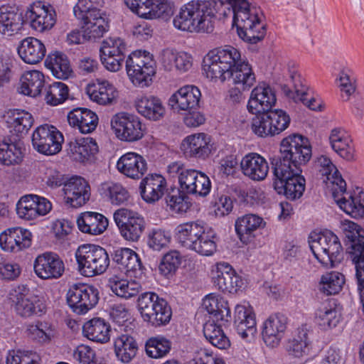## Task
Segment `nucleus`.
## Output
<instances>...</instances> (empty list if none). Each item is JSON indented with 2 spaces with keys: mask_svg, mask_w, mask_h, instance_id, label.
<instances>
[{
  "mask_svg": "<svg viewBox=\"0 0 364 364\" xmlns=\"http://www.w3.org/2000/svg\"><path fill=\"white\" fill-rule=\"evenodd\" d=\"M311 154L308 138L293 134L282 139L279 154L270 159L274 175L273 186L279 195H283L290 200L303 196L306 179L301 175V166L310 160Z\"/></svg>",
  "mask_w": 364,
  "mask_h": 364,
  "instance_id": "obj_1",
  "label": "nucleus"
},
{
  "mask_svg": "<svg viewBox=\"0 0 364 364\" xmlns=\"http://www.w3.org/2000/svg\"><path fill=\"white\" fill-rule=\"evenodd\" d=\"M228 0L191 1L183 5L173 20L176 28L188 32L210 33L215 13L226 16Z\"/></svg>",
  "mask_w": 364,
  "mask_h": 364,
  "instance_id": "obj_2",
  "label": "nucleus"
},
{
  "mask_svg": "<svg viewBox=\"0 0 364 364\" xmlns=\"http://www.w3.org/2000/svg\"><path fill=\"white\" fill-rule=\"evenodd\" d=\"M233 13L231 31L249 44H257L266 36V24L260 7L251 6L247 0H229V11Z\"/></svg>",
  "mask_w": 364,
  "mask_h": 364,
  "instance_id": "obj_3",
  "label": "nucleus"
},
{
  "mask_svg": "<svg viewBox=\"0 0 364 364\" xmlns=\"http://www.w3.org/2000/svg\"><path fill=\"white\" fill-rule=\"evenodd\" d=\"M317 164L320 166L319 172L322 175L326 176L328 179H330L331 176L334 179L332 196L339 208L352 218H364V191L357 188V193L355 192L353 194L347 193L348 198L346 196L340 197L346 193V183L342 178L335 165L326 156L318 157Z\"/></svg>",
  "mask_w": 364,
  "mask_h": 364,
  "instance_id": "obj_4",
  "label": "nucleus"
},
{
  "mask_svg": "<svg viewBox=\"0 0 364 364\" xmlns=\"http://www.w3.org/2000/svg\"><path fill=\"white\" fill-rule=\"evenodd\" d=\"M309 242L314 256L323 266L334 267L343 258L340 240L331 230L311 233Z\"/></svg>",
  "mask_w": 364,
  "mask_h": 364,
  "instance_id": "obj_5",
  "label": "nucleus"
},
{
  "mask_svg": "<svg viewBox=\"0 0 364 364\" xmlns=\"http://www.w3.org/2000/svg\"><path fill=\"white\" fill-rule=\"evenodd\" d=\"M137 309L143 321L155 328L166 326L172 316L168 301L154 291H146L139 296Z\"/></svg>",
  "mask_w": 364,
  "mask_h": 364,
  "instance_id": "obj_6",
  "label": "nucleus"
},
{
  "mask_svg": "<svg viewBox=\"0 0 364 364\" xmlns=\"http://www.w3.org/2000/svg\"><path fill=\"white\" fill-rule=\"evenodd\" d=\"M75 257L77 269L85 277H92L106 272L110 264L107 250L93 244H83L77 249Z\"/></svg>",
  "mask_w": 364,
  "mask_h": 364,
  "instance_id": "obj_7",
  "label": "nucleus"
},
{
  "mask_svg": "<svg viewBox=\"0 0 364 364\" xmlns=\"http://www.w3.org/2000/svg\"><path fill=\"white\" fill-rule=\"evenodd\" d=\"M290 124V117L282 109H272L263 112L253 119V132L261 137L274 136L285 130Z\"/></svg>",
  "mask_w": 364,
  "mask_h": 364,
  "instance_id": "obj_8",
  "label": "nucleus"
},
{
  "mask_svg": "<svg viewBox=\"0 0 364 364\" xmlns=\"http://www.w3.org/2000/svg\"><path fill=\"white\" fill-rule=\"evenodd\" d=\"M110 123L112 129L121 141L134 142L144 135L141 120L136 114L120 112L112 116Z\"/></svg>",
  "mask_w": 364,
  "mask_h": 364,
  "instance_id": "obj_9",
  "label": "nucleus"
},
{
  "mask_svg": "<svg viewBox=\"0 0 364 364\" xmlns=\"http://www.w3.org/2000/svg\"><path fill=\"white\" fill-rule=\"evenodd\" d=\"M154 61L149 55L135 51L126 60V70L132 82L137 86L146 87L155 73Z\"/></svg>",
  "mask_w": 364,
  "mask_h": 364,
  "instance_id": "obj_10",
  "label": "nucleus"
},
{
  "mask_svg": "<svg viewBox=\"0 0 364 364\" xmlns=\"http://www.w3.org/2000/svg\"><path fill=\"white\" fill-rule=\"evenodd\" d=\"M67 302L73 312L82 315L94 308L99 301V291L92 285L78 283L72 285L67 292Z\"/></svg>",
  "mask_w": 364,
  "mask_h": 364,
  "instance_id": "obj_11",
  "label": "nucleus"
},
{
  "mask_svg": "<svg viewBox=\"0 0 364 364\" xmlns=\"http://www.w3.org/2000/svg\"><path fill=\"white\" fill-rule=\"evenodd\" d=\"M63 141L62 133L55 127L48 124L38 126L32 134L34 149L47 156L58 154L62 149Z\"/></svg>",
  "mask_w": 364,
  "mask_h": 364,
  "instance_id": "obj_12",
  "label": "nucleus"
},
{
  "mask_svg": "<svg viewBox=\"0 0 364 364\" xmlns=\"http://www.w3.org/2000/svg\"><path fill=\"white\" fill-rule=\"evenodd\" d=\"M113 218L124 239L131 242L139 240L146 225L141 215L127 208H119L114 213Z\"/></svg>",
  "mask_w": 364,
  "mask_h": 364,
  "instance_id": "obj_13",
  "label": "nucleus"
},
{
  "mask_svg": "<svg viewBox=\"0 0 364 364\" xmlns=\"http://www.w3.org/2000/svg\"><path fill=\"white\" fill-rule=\"evenodd\" d=\"M229 156V200L239 205H252V192L248 191V185L240 170L234 169L238 161Z\"/></svg>",
  "mask_w": 364,
  "mask_h": 364,
  "instance_id": "obj_14",
  "label": "nucleus"
},
{
  "mask_svg": "<svg viewBox=\"0 0 364 364\" xmlns=\"http://www.w3.org/2000/svg\"><path fill=\"white\" fill-rule=\"evenodd\" d=\"M256 316L249 302L237 304L233 315V326L244 340L251 342L257 333Z\"/></svg>",
  "mask_w": 364,
  "mask_h": 364,
  "instance_id": "obj_15",
  "label": "nucleus"
},
{
  "mask_svg": "<svg viewBox=\"0 0 364 364\" xmlns=\"http://www.w3.org/2000/svg\"><path fill=\"white\" fill-rule=\"evenodd\" d=\"M203 72L212 81L224 82L228 72V48H218L210 50L203 58Z\"/></svg>",
  "mask_w": 364,
  "mask_h": 364,
  "instance_id": "obj_16",
  "label": "nucleus"
},
{
  "mask_svg": "<svg viewBox=\"0 0 364 364\" xmlns=\"http://www.w3.org/2000/svg\"><path fill=\"white\" fill-rule=\"evenodd\" d=\"M26 16L31 28L39 33L50 31L56 23L55 9L42 1L34 2L31 5Z\"/></svg>",
  "mask_w": 364,
  "mask_h": 364,
  "instance_id": "obj_17",
  "label": "nucleus"
},
{
  "mask_svg": "<svg viewBox=\"0 0 364 364\" xmlns=\"http://www.w3.org/2000/svg\"><path fill=\"white\" fill-rule=\"evenodd\" d=\"M33 269L35 274L40 279H57L63 275L65 264L57 253L46 252L36 257Z\"/></svg>",
  "mask_w": 364,
  "mask_h": 364,
  "instance_id": "obj_18",
  "label": "nucleus"
},
{
  "mask_svg": "<svg viewBox=\"0 0 364 364\" xmlns=\"http://www.w3.org/2000/svg\"><path fill=\"white\" fill-rule=\"evenodd\" d=\"M50 202L37 195L29 194L22 196L16 203L18 216L26 220H32L39 216L46 215L51 210Z\"/></svg>",
  "mask_w": 364,
  "mask_h": 364,
  "instance_id": "obj_19",
  "label": "nucleus"
},
{
  "mask_svg": "<svg viewBox=\"0 0 364 364\" xmlns=\"http://www.w3.org/2000/svg\"><path fill=\"white\" fill-rule=\"evenodd\" d=\"M179 188L183 194L205 197L210 192L211 182L204 173L189 168L182 173Z\"/></svg>",
  "mask_w": 364,
  "mask_h": 364,
  "instance_id": "obj_20",
  "label": "nucleus"
},
{
  "mask_svg": "<svg viewBox=\"0 0 364 364\" xmlns=\"http://www.w3.org/2000/svg\"><path fill=\"white\" fill-rule=\"evenodd\" d=\"M276 102L274 90L269 85L262 82L252 90L247 109L250 113L257 116L269 111Z\"/></svg>",
  "mask_w": 364,
  "mask_h": 364,
  "instance_id": "obj_21",
  "label": "nucleus"
},
{
  "mask_svg": "<svg viewBox=\"0 0 364 364\" xmlns=\"http://www.w3.org/2000/svg\"><path fill=\"white\" fill-rule=\"evenodd\" d=\"M229 81L244 80V84L255 82V75L245 55L240 50L229 46Z\"/></svg>",
  "mask_w": 364,
  "mask_h": 364,
  "instance_id": "obj_22",
  "label": "nucleus"
},
{
  "mask_svg": "<svg viewBox=\"0 0 364 364\" xmlns=\"http://www.w3.org/2000/svg\"><path fill=\"white\" fill-rule=\"evenodd\" d=\"M65 200L73 208L81 207L90 198V186L80 176L72 177L63 186Z\"/></svg>",
  "mask_w": 364,
  "mask_h": 364,
  "instance_id": "obj_23",
  "label": "nucleus"
},
{
  "mask_svg": "<svg viewBox=\"0 0 364 364\" xmlns=\"http://www.w3.org/2000/svg\"><path fill=\"white\" fill-rule=\"evenodd\" d=\"M287 323L288 318L281 313L271 315L264 321L262 336L267 346L273 348L279 345L284 336Z\"/></svg>",
  "mask_w": 364,
  "mask_h": 364,
  "instance_id": "obj_24",
  "label": "nucleus"
},
{
  "mask_svg": "<svg viewBox=\"0 0 364 364\" xmlns=\"http://www.w3.org/2000/svg\"><path fill=\"white\" fill-rule=\"evenodd\" d=\"M211 138L205 133H196L185 137L181 150L186 158L205 159L211 152Z\"/></svg>",
  "mask_w": 364,
  "mask_h": 364,
  "instance_id": "obj_25",
  "label": "nucleus"
},
{
  "mask_svg": "<svg viewBox=\"0 0 364 364\" xmlns=\"http://www.w3.org/2000/svg\"><path fill=\"white\" fill-rule=\"evenodd\" d=\"M265 225L262 218L254 214H246L236 220L235 230L240 242L244 245H250L254 242L258 232Z\"/></svg>",
  "mask_w": 364,
  "mask_h": 364,
  "instance_id": "obj_26",
  "label": "nucleus"
},
{
  "mask_svg": "<svg viewBox=\"0 0 364 364\" xmlns=\"http://www.w3.org/2000/svg\"><path fill=\"white\" fill-rule=\"evenodd\" d=\"M117 171L132 179L141 178L147 171V163L142 156L135 152H127L117 161Z\"/></svg>",
  "mask_w": 364,
  "mask_h": 364,
  "instance_id": "obj_27",
  "label": "nucleus"
},
{
  "mask_svg": "<svg viewBox=\"0 0 364 364\" xmlns=\"http://www.w3.org/2000/svg\"><path fill=\"white\" fill-rule=\"evenodd\" d=\"M341 311L336 299H327L316 310V322L323 330L335 328L342 319Z\"/></svg>",
  "mask_w": 364,
  "mask_h": 364,
  "instance_id": "obj_28",
  "label": "nucleus"
},
{
  "mask_svg": "<svg viewBox=\"0 0 364 364\" xmlns=\"http://www.w3.org/2000/svg\"><path fill=\"white\" fill-rule=\"evenodd\" d=\"M201 97L200 90L195 85H186L173 93L168 100V105L178 110H191L198 107Z\"/></svg>",
  "mask_w": 364,
  "mask_h": 364,
  "instance_id": "obj_29",
  "label": "nucleus"
},
{
  "mask_svg": "<svg viewBox=\"0 0 364 364\" xmlns=\"http://www.w3.org/2000/svg\"><path fill=\"white\" fill-rule=\"evenodd\" d=\"M241 173L243 176L249 177L253 181H262L268 173L269 166L266 159L256 153L248 154L240 162Z\"/></svg>",
  "mask_w": 364,
  "mask_h": 364,
  "instance_id": "obj_30",
  "label": "nucleus"
},
{
  "mask_svg": "<svg viewBox=\"0 0 364 364\" xmlns=\"http://www.w3.org/2000/svg\"><path fill=\"white\" fill-rule=\"evenodd\" d=\"M13 302L15 310L22 317L41 316L45 313L46 305L37 296L15 290Z\"/></svg>",
  "mask_w": 364,
  "mask_h": 364,
  "instance_id": "obj_31",
  "label": "nucleus"
},
{
  "mask_svg": "<svg viewBox=\"0 0 364 364\" xmlns=\"http://www.w3.org/2000/svg\"><path fill=\"white\" fill-rule=\"evenodd\" d=\"M112 262L126 274L132 273L136 277L138 272L141 273L142 263L139 255L127 247H119L112 252Z\"/></svg>",
  "mask_w": 364,
  "mask_h": 364,
  "instance_id": "obj_32",
  "label": "nucleus"
},
{
  "mask_svg": "<svg viewBox=\"0 0 364 364\" xmlns=\"http://www.w3.org/2000/svg\"><path fill=\"white\" fill-rule=\"evenodd\" d=\"M23 20L16 7L3 5L0 7V33L7 37L13 36L23 28Z\"/></svg>",
  "mask_w": 364,
  "mask_h": 364,
  "instance_id": "obj_33",
  "label": "nucleus"
},
{
  "mask_svg": "<svg viewBox=\"0 0 364 364\" xmlns=\"http://www.w3.org/2000/svg\"><path fill=\"white\" fill-rule=\"evenodd\" d=\"M134 106L137 112L150 121H159L165 114L161 100L152 95H141L136 98Z\"/></svg>",
  "mask_w": 364,
  "mask_h": 364,
  "instance_id": "obj_34",
  "label": "nucleus"
},
{
  "mask_svg": "<svg viewBox=\"0 0 364 364\" xmlns=\"http://www.w3.org/2000/svg\"><path fill=\"white\" fill-rule=\"evenodd\" d=\"M87 94L93 102L101 105H107L116 100L118 92L108 80L97 79L95 82L88 85Z\"/></svg>",
  "mask_w": 364,
  "mask_h": 364,
  "instance_id": "obj_35",
  "label": "nucleus"
},
{
  "mask_svg": "<svg viewBox=\"0 0 364 364\" xmlns=\"http://www.w3.org/2000/svg\"><path fill=\"white\" fill-rule=\"evenodd\" d=\"M140 193L144 200L154 203L159 200L166 190V181L160 174L149 175L140 183Z\"/></svg>",
  "mask_w": 364,
  "mask_h": 364,
  "instance_id": "obj_36",
  "label": "nucleus"
},
{
  "mask_svg": "<svg viewBox=\"0 0 364 364\" xmlns=\"http://www.w3.org/2000/svg\"><path fill=\"white\" fill-rule=\"evenodd\" d=\"M69 124L77 129L82 134L92 132L98 124V117L95 112L87 108H76L68 114Z\"/></svg>",
  "mask_w": 364,
  "mask_h": 364,
  "instance_id": "obj_37",
  "label": "nucleus"
},
{
  "mask_svg": "<svg viewBox=\"0 0 364 364\" xmlns=\"http://www.w3.org/2000/svg\"><path fill=\"white\" fill-rule=\"evenodd\" d=\"M20 58L28 64H36L46 55V48L43 42L33 37L23 39L17 48Z\"/></svg>",
  "mask_w": 364,
  "mask_h": 364,
  "instance_id": "obj_38",
  "label": "nucleus"
},
{
  "mask_svg": "<svg viewBox=\"0 0 364 364\" xmlns=\"http://www.w3.org/2000/svg\"><path fill=\"white\" fill-rule=\"evenodd\" d=\"M111 326L101 318H94L85 322L82 326V333L91 341L97 343H107L110 340Z\"/></svg>",
  "mask_w": 364,
  "mask_h": 364,
  "instance_id": "obj_39",
  "label": "nucleus"
},
{
  "mask_svg": "<svg viewBox=\"0 0 364 364\" xmlns=\"http://www.w3.org/2000/svg\"><path fill=\"white\" fill-rule=\"evenodd\" d=\"M77 224L81 232L98 235L107 229L108 220L101 213L85 212L77 218Z\"/></svg>",
  "mask_w": 364,
  "mask_h": 364,
  "instance_id": "obj_40",
  "label": "nucleus"
},
{
  "mask_svg": "<svg viewBox=\"0 0 364 364\" xmlns=\"http://www.w3.org/2000/svg\"><path fill=\"white\" fill-rule=\"evenodd\" d=\"M67 151L73 160L84 162L98 151V146L92 138L82 137L70 141Z\"/></svg>",
  "mask_w": 364,
  "mask_h": 364,
  "instance_id": "obj_41",
  "label": "nucleus"
},
{
  "mask_svg": "<svg viewBox=\"0 0 364 364\" xmlns=\"http://www.w3.org/2000/svg\"><path fill=\"white\" fill-rule=\"evenodd\" d=\"M309 333V330L306 324L297 328L296 334L287 345V350L290 355L299 358L309 355L311 348Z\"/></svg>",
  "mask_w": 364,
  "mask_h": 364,
  "instance_id": "obj_42",
  "label": "nucleus"
},
{
  "mask_svg": "<svg viewBox=\"0 0 364 364\" xmlns=\"http://www.w3.org/2000/svg\"><path fill=\"white\" fill-rule=\"evenodd\" d=\"M45 85V77L42 72L37 70L26 71L21 78L19 92L32 97L41 93Z\"/></svg>",
  "mask_w": 364,
  "mask_h": 364,
  "instance_id": "obj_43",
  "label": "nucleus"
},
{
  "mask_svg": "<svg viewBox=\"0 0 364 364\" xmlns=\"http://www.w3.org/2000/svg\"><path fill=\"white\" fill-rule=\"evenodd\" d=\"M329 141L333 151L341 157L352 161L355 159V149L351 139L346 136L343 130L339 128L332 129Z\"/></svg>",
  "mask_w": 364,
  "mask_h": 364,
  "instance_id": "obj_44",
  "label": "nucleus"
},
{
  "mask_svg": "<svg viewBox=\"0 0 364 364\" xmlns=\"http://www.w3.org/2000/svg\"><path fill=\"white\" fill-rule=\"evenodd\" d=\"M205 225L198 220L178 225L176 229L177 241L185 248L191 250Z\"/></svg>",
  "mask_w": 364,
  "mask_h": 364,
  "instance_id": "obj_45",
  "label": "nucleus"
},
{
  "mask_svg": "<svg viewBox=\"0 0 364 364\" xmlns=\"http://www.w3.org/2000/svg\"><path fill=\"white\" fill-rule=\"evenodd\" d=\"M91 15V18L80 20L84 29V36L88 40H95L102 37L108 31L109 23L106 15L100 12Z\"/></svg>",
  "mask_w": 364,
  "mask_h": 364,
  "instance_id": "obj_46",
  "label": "nucleus"
},
{
  "mask_svg": "<svg viewBox=\"0 0 364 364\" xmlns=\"http://www.w3.org/2000/svg\"><path fill=\"white\" fill-rule=\"evenodd\" d=\"M114 352L119 360L129 363L136 356L138 344L135 338L129 334H121L114 341Z\"/></svg>",
  "mask_w": 364,
  "mask_h": 364,
  "instance_id": "obj_47",
  "label": "nucleus"
},
{
  "mask_svg": "<svg viewBox=\"0 0 364 364\" xmlns=\"http://www.w3.org/2000/svg\"><path fill=\"white\" fill-rule=\"evenodd\" d=\"M33 117L31 113L23 109H11L8 112L7 123L10 132L17 136L26 134L33 124Z\"/></svg>",
  "mask_w": 364,
  "mask_h": 364,
  "instance_id": "obj_48",
  "label": "nucleus"
},
{
  "mask_svg": "<svg viewBox=\"0 0 364 364\" xmlns=\"http://www.w3.org/2000/svg\"><path fill=\"white\" fill-rule=\"evenodd\" d=\"M45 65L58 79L67 80L73 74L69 60L61 53L49 54L45 60Z\"/></svg>",
  "mask_w": 364,
  "mask_h": 364,
  "instance_id": "obj_49",
  "label": "nucleus"
},
{
  "mask_svg": "<svg viewBox=\"0 0 364 364\" xmlns=\"http://www.w3.org/2000/svg\"><path fill=\"white\" fill-rule=\"evenodd\" d=\"M215 239V233L214 230L205 225L191 250L203 256H211L217 250Z\"/></svg>",
  "mask_w": 364,
  "mask_h": 364,
  "instance_id": "obj_50",
  "label": "nucleus"
},
{
  "mask_svg": "<svg viewBox=\"0 0 364 364\" xmlns=\"http://www.w3.org/2000/svg\"><path fill=\"white\" fill-rule=\"evenodd\" d=\"M291 80L293 83L294 91L300 100L311 110H320V100L314 97L309 98V87L306 80L303 79L301 75L295 70L291 71Z\"/></svg>",
  "mask_w": 364,
  "mask_h": 364,
  "instance_id": "obj_51",
  "label": "nucleus"
},
{
  "mask_svg": "<svg viewBox=\"0 0 364 364\" xmlns=\"http://www.w3.org/2000/svg\"><path fill=\"white\" fill-rule=\"evenodd\" d=\"M108 284L114 294L124 299L136 296L141 287L140 284L135 281L121 279L116 275L109 277Z\"/></svg>",
  "mask_w": 364,
  "mask_h": 364,
  "instance_id": "obj_52",
  "label": "nucleus"
},
{
  "mask_svg": "<svg viewBox=\"0 0 364 364\" xmlns=\"http://www.w3.org/2000/svg\"><path fill=\"white\" fill-rule=\"evenodd\" d=\"M100 191L101 195L108 198L112 205H124L128 202L130 197L127 188L119 183H103Z\"/></svg>",
  "mask_w": 364,
  "mask_h": 364,
  "instance_id": "obj_53",
  "label": "nucleus"
},
{
  "mask_svg": "<svg viewBox=\"0 0 364 364\" xmlns=\"http://www.w3.org/2000/svg\"><path fill=\"white\" fill-rule=\"evenodd\" d=\"M227 321L207 322L203 326V334L205 338L219 349H225L228 338L222 328Z\"/></svg>",
  "mask_w": 364,
  "mask_h": 364,
  "instance_id": "obj_54",
  "label": "nucleus"
},
{
  "mask_svg": "<svg viewBox=\"0 0 364 364\" xmlns=\"http://www.w3.org/2000/svg\"><path fill=\"white\" fill-rule=\"evenodd\" d=\"M68 86L62 82H54L45 87V101L48 105L56 106L63 103L69 97Z\"/></svg>",
  "mask_w": 364,
  "mask_h": 364,
  "instance_id": "obj_55",
  "label": "nucleus"
},
{
  "mask_svg": "<svg viewBox=\"0 0 364 364\" xmlns=\"http://www.w3.org/2000/svg\"><path fill=\"white\" fill-rule=\"evenodd\" d=\"M200 311L210 314L213 321H228L225 318L228 316V307L220 304L218 298L213 294H209L203 299Z\"/></svg>",
  "mask_w": 364,
  "mask_h": 364,
  "instance_id": "obj_56",
  "label": "nucleus"
},
{
  "mask_svg": "<svg viewBox=\"0 0 364 364\" xmlns=\"http://www.w3.org/2000/svg\"><path fill=\"white\" fill-rule=\"evenodd\" d=\"M344 284V275L338 272L332 271L322 275L319 289L327 295L336 294L341 291Z\"/></svg>",
  "mask_w": 364,
  "mask_h": 364,
  "instance_id": "obj_57",
  "label": "nucleus"
},
{
  "mask_svg": "<svg viewBox=\"0 0 364 364\" xmlns=\"http://www.w3.org/2000/svg\"><path fill=\"white\" fill-rule=\"evenodd\" d=\"M171 349V342L163 337H152L147 340L145 350L147 355L152 358H160L166 356Z\"/></svg>",
  "mask_w": 364,
  "mask_h": 364,
  "instance_id": "obj_58",
  "label": "nucleus"
},
{
  "mask_svg": "<svg viewBox=\"0 0 364 364\" xmlns=\"http://www.w3.org/2000/svg\"><path fill=\"white\" fill-rule=\"evenodd\" d=\"M23 159L20 147L14 143H0V164L12 166L18 164Z\"/></svg>",
  "mask_w": 364,
  "mask_h": 364,
  "instance_id": "obj_59",
  "label": "nucleus"
},
{
  "mask_svg": "<svg viewBox=\"0 0 364 364\" xmlns=\"http://www.w3.org/2000/svg\"><path fill=\"white\" fill-rule=\"evenodd\" d=\"M243 82L244 80L238 82L237 80H232V84L229 82V101L236 105L237 112H240L242 109L244 111L243 104L245 97L243 92L249 90L255 82H250L248 85H245Z\"/></svg>",
  "mask_w": 364,
  "mask_h": 364,
  "instance_id": "obj_60",
  "label": "nucleus"
},
{
  "mask_svg": "<svg viewBox=\"0 0 364 364\" xmlns=\"http://www.w3.org/2000/svg\"><path fill=\"white\" fill-rule=\"evenodd\" d=\"M182 257L178 251L171 250L163 257L159 267L160 273L166 277L172 276L181 264Z\"/></svg>",
  "mask_w": 364,
  "mask_h": 364,
  "instance_id": "obj_61",
  "label": "nucleus"
},
{
  "mask_svg": "<svg viewBox=\"0 0 364 364\" xmlns=\"http://www.w3.org/2000/svg\"><path fill=\"white\" fill-rule=\"evenodd\" d=\"M171 241L169 232L154 228L149 230L147 234V245L154 251H160L166 247Z\"/></svg>",
  "mask_w": 364,
  "mask_h": 364,
  "instance_id": "obj_62",
  "label": "nucleus"
},
{
  "mask_svg": "<svg viewBox=\"0 0 364 364\" xmlns=\"http://www.w3.org/2000/svg\"><path fill=\"white\" fill-rule=\"evenodd\" d=\"M173 14V6L168 0H151L146 19L167 18Z\"/></svg>",
  "mask_w": 364,
  "mask_h": 364,
  "instance_id": "obj_63",
  "label": "nucleus"
},
{
  "mask_svg": "<svg viewBox=\"0 0 364 364\" xmlns=\"http://www.w3.org/2000/svg\"><path fill=\"white\" fill-rule=\"evenodd\" d=\"M126 44L124 41L117 37H111L104 40L100 47V54L102 56L112 55L125 57Z\"/></svg>",
  "mask_w": 364,
  "mask_h": 364,
  "instance_id": "obj_64",
  "label": "nucleus"
}]
</instances>
